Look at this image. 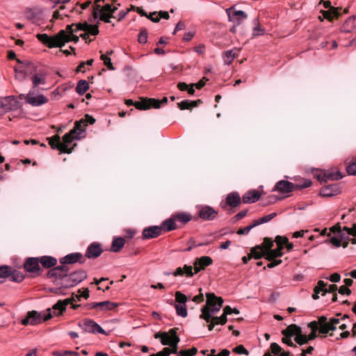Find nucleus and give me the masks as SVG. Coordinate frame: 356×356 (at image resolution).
I'll list each match as a JSON object with an SVG mask.
<instances>
[{"mask_svg": "<svg viewBox=\"0 0 356 356\" xmlns=\"http://www.w3.org/2000/svg\"><path fill=\"white\" fill-rule=\"evenodd\" d=\"M71 302L70 299H65L60 300L56 303L51 309H47V312L41 313L37 311H29L27 313L26 317L22 320L23 325H35L41 323L43 321L50 319L53 316L61 314Z\"/></svg>", "mask_w": 356, "mask_h": 356, "instance_id": "1", "label": "nucleus"}, {"mask_svg": "<svg viewBox=\"0 0 356 356\" xmlns=\"http://www.w3.org/2000/svg\"><path fill=\"white\" fill-rule=\"evenodd\" d=\"M206 304L201 309L202 314L200 318L205 320L207 323L211 322L208 327L211 331L215 327L216 321L213 320V315L216 314L221 309L223 300L221 297H217L213 293L206 294Z\"/></svg>", "mask_w": 356, "mask_h": 356, "instance_id": "2", "label": "nucleus"}, {"mask_svg": "<svg viewBox=\"0 0 356 356\" xmlns=\"http://www.w3.org/2000/svg\"><path fill=\"white\" fill-rule=\"evenodd\" d=\"M37 38L47 45L49 48L62 47L65 43L69 42H78L76 37H72L67 33V28L65 30L60 31L56 35L49 36L46 33H38L36 35Z\"/></svg>", "mask_w": 356, "mask_h": 356, "instance_id": "3", "label": "nucleus"}, {"mask_svg": "<svg viewBox=\"0 0 356 356\" xmlns=\"http://www.w3.org/2000/svg\"><path fill=\"white\" fill-rule=\"evenodd\" d=\"M67 31L69 35L72 37H79L76 35L79 31L86 32L88 35H97L99 33L98 25H92L86 22L83 23L72 24L67 26Z\"/></svg>", "mask_w": 356, "mask_h": 356, "instance_id": "4", "label": "nucleus"}, {"mask_svg": "<svg viewBox=\"0 0 356 356\" xmlns=\"http://www.w3.org/2000/svg\"><path fill=\"white\" fill-rule=\"evenodd\" d=\"M319 325H320V332L323 334H327L331 330L337 329V325L340 330H345L346 325L345 323H341L340 319L337 318H331L329 321L324 316L319 317Z\"/></svg>", "mask_w": 356, "mask_h": 356, "instance_id": "5", "label": "nucleus"}, {"mask_svg": "<svg viewBox=\"0 0 356 356\" xmlns=\"http://www.w3.org/2000/svg\"><path fill=\"white\" fill-rule=\"evenodd\" d=\"M86 277L87 273L83 270L73 272L69 275L67 273L64 282H62L60 284L63 288H70L77 285Z\"/></svg>", "mask_w": 356, "mask_h": 356, "instance_id": "6", "label": "nucleus"}, {"mask_svg": "<svg viewBox=\"0 0 356 356\" xmlns=\"http://www.w3.org/2000/svg\"><path fill=\"white\" fill-rule=\"evenodd\" d=\"M154 338L160 339L163 346H175L179 342V337L177 335L175 329H171L168 332H157L154 334Z\"/></svg>", "mask_w": 356, "mask_h": 356, "instance_id": "7", "label": "nucleus"}, {"mask_svg": "<svg viewBox=\"0 0 356 356\" xmlns=\"http://www.w3.org/2000/svg\"><path fill=\"white\" fill-rule=\"evenodd\" d=\"M20 106L19 102L14 96H7L0 99V115L10 111H16Z\"/></svg>", "mask_w": 356, "mask_h": 356, "instance_id": "8", "label": "nucleus"}, {"mask_svg": "<svg viewBox=\"0 0 356 356\" xmlns=\"http://www.w3.org/2000/svg\"><path fill=\"white\" fill-rule=\"evenodd\" d=\"M168 101L167 97H163L162 100H159L153 98L143 99L136 103L135 106L137 109L147 110L151 108H159L161 105L166 103Z\"/></svg>", "mask_w": 356, "mask_h": 356, "instance_id": "9", "label": "nucleus"}, {"mask_svg": "<svg viewBox=\"0 0 356 356\" xmlns=\"http://www.w3.org/2000/svg\"><path fill=\"white\" fill-rule=\"evenodd\" d=\"M67 271L68 269L65 266H57L49 270L47 276L48 278L53 279L54 284L60 285V283L64 282Z\"/></svg>", "mask_w": 356, "mask_h": 356, "instance_id": "10", "label": "nucleus"}, {"mask_svg": "<svg viewBox=\"0 0 356 356\" xmlns=\"http://www.w3.org/2000/svg\"><path fill=\"white\" fill-rule=\"evenodd\" d=\"M187 297L181 293L180 291H177L175 293V309L176 313L178 316L185 318L188 315L186 302L187 301Z\"/></svg>", "mask_w": 356, "mask_h": 356, "instance_id": "11", "label": "nucleus"}, {"mask_svg": "<svg viewBox=\"0 0 356 356\" xmlns=\"http://www.w3.org/2000/svg\"><path fill=\"white\" fill-rule=\"evenodd\" d=\"M26 102L33 106H40L48 102V99L42 94L35 95L33 92H29L25 97Z\"/></svg>", "mask_w": 356, "mask_h": 356, "instance_id": "12", "label": "nucleus"}, {"mask_svg": "<svg viewBox=\"0 0 356 356\" xmlns=\"http://www.w3.org/2000/svg\"><path fill=\"white\" fill-rule=\"evenodd\" d=\"M337 289V286L335 284H330L328 287H327V284L323 281H318L317 286H315L314 290V294L312 297L314 300H316L319 298L318 294L321 292H323V295L326 293H333Z\"/></svg>", "mask_w": 356, "mask_h": 356, "instance_id": "13", "label": "nucleus"}, {"mask_svg": "<svg viewBox=\"0 0 356 356\" xmlns=\"http://www.w3.org/2000/svg\"><path fill=\"white\" fill-rule=\"evenodd\" d=\"M226 13L228 15L229 20L232 22L235 25L238 26L242 21L247 18V15L242 10H234L232 8H227Z\"/></svg>", "mask_w": 356, "mask_h": 356, "instance_id": "14", "label": "nucleus"}, {"mask_svg": "<svg viewBox=\"0 0 356 356\" xmlns=\"http://www.w3.org/2000/svg\"><path fill=\"white\" fill-rule=\"evenodd\" d=\"M40 259L37 257H31L27 259L24 264L25 270L31 273L39 275L41 273V268L39 266Z\"/></svg>", "mask_w": 356, "mask_h": 356, "instance_id": "15", "label": "nucleus"}, {"mask_svg": "<svg viewBox=\"0 0 356 356\" xmlns=\"http://www.w3.org/2000/svg\"><path fill=\"white\" fill-rule=\"evenodd\" d=\"M80 326L82 327V328L88 332H92V333H99V334H104L105 333L104 330L98 325L96 322H95L92 320L90 319H86L85 320L82 324H80Z\"/></svg>", "mask_w": 356, "mask_h": 356, "instance_id": "16", "label": "nucleus"}, {"mask_svg": "<svg viewBox=\"0 0 356 356\" xmlns=\"http://www.w3.org/2000/svg\"><path fill=\"white\" fill-rule=\"evenodd\" d=\"M317 179L321 181H327V180H339L343 176L341 173L337 170L330 171V170H324L321 172V174L316 175Z\"/></svg>", "mask_w": 356, "mask_h": 356, "instance_id": "17", "label": "nucleus"}, {"mask_svg": "<svg viewBox=\"0 0 356 356\" xmlns=\"http://www.w3.org/2000/svg\"><path fill=\"white\" fill-rule=\"evenodd\" d=\"M199 216L204 220H213L218 215V212L211 207L204 206L199 210Z\"/></svg>", "mask_w": 356, "mask_h": 356, "instance_id": "18", "label": "nucleus"}, {"mask_svg": "<svg viewBox=\"0 0 356 356\" xmlns=\"http://www.w3.org/2000/svg\"><path fill=\"white\" fill-rule=\"evenodd\" d=\"M294 188H296V185L293 183L286 180H281L275 184L273 191H278L280 193H289L292 192Z\"/></svg>", "mask_w": 356, "mask_h": 356, "instance_id": "19", "label": "nucleus"}, {"mask_svg": "<svg viewBox=\"0 0 356 356\" xmlns=\"http://www.w3.org/2000/svg\"><path fill=\"white\" fill-rule=\"evenodd\" d=\"M102 252L103 250L101 244L92 243L88 247L86 257L88 259H95L99 257Z\"/></svg>", "mask_w": 356, "mask_h": 356, "instance_id": "20", "label": "nucleus"}, {"mask_svg": "<svg viewBox=\"0 0 356 356\" xmlns=\"http://www.w3.org/2000/svg\"><path fill=\"white\" fill-rule=\"evenodd\" d=\"M162 227L159 226H150L143 231V238L150 239L156 238L161 234Z\"/></svg>", "mask_w": 356, "mask_h": 356, "instance_id": "21", "label": "nucleus"}, {"mask_svg": "<svg viewBox=\"0 0 356 356\" xmlns=\"http://www.w3.org/2000/svg\"><path fill=\"white\" fill-rule=\"evenodd\" d=\"M41 9L37 7L32 8H28L24 10L25 17L33 22L40 21L41 19Z\"/></svg>", "mask_w": 356, "mask_h": 356, "instance_id": "22", "label": "nucleus"}, {"mask_svg": "<svg viewBox=\"0 0 356 356\" xmlns=\"http://www.w3.org/2000/svg\"><path fill=\"white\" fill-rule=\"evenodd\" d=\"M49 145L53 149H57L62 153H70L72 150L67 147L66 144H63L60 142V136L58 135L52 137L49 140Z\"/></svg>", "mask_w": 356, "mask_h": 356, "instance_id": "23", "label": "nucleus"}, {"mask_svg": "<svg viewBox=\"0 0 356 356\" xmlns=\"http://www.w3.org/2000/svg\"><path fill=\"white\" fill-rule=\"evenodd\" d=\"M83 259V255L79 252L71 253L67 254L60 259V262L62 264H72L76 262L83 263V261H81Z\"/></svg>", "mask_w": 356, "mask_h": 356, "instance_id": "24", "label": "nucleus"}, {"mask_svg": "<svg viewBox=\"0 0 356 356\" xmlns=\"http://www.w3.org/2000/svg\"><path fill=\"white\" fill-rule=\"evenodd\" d=\"M282 334L286 337H295L294 341L296 342V339L298 336H302L301 328L296 325H291L282 331Z\"/></svg>", "mask_w": 356, "mask_h": 356, "instance_id": "25", "label": "nucleus"}, {"mask_svg": "<svg viewBox=\"0 0 356 356\" xmlns=\"http://www.w3.org/2000/svg\"><path fill=\"white\" fill-rule=\"evenodd\" d=\"M118 306V304L113 302H111L109 300L99 302H94L92 303L90 306V308H96L99 307V310L105 312L113 310Z\"/></svg>", "mask_w": 356, "mask_h": 356, "instance_id": "26", "label": "nucleus"}, {"mask_svg": "<svg viewBox=\"0 0 356 356\" xmlns=\"http://www.w3.org/2000/svg\"><path fill=\"white\" fill-rule=\"evenodd\" d=\"M261 197V193L257 190H252L248 191L243 196V202L245 204H252L257 202Z\"/></svg>", "mask_w": 356, "mask_h": 356, "instance_id": "27", "label": "nucleus"}, {"mask_svg": "<svg viewBox=\"0 0 356 356\" xmlns=\"http://www.w3.org/2000/svg\"><path fill=\"white\" fill-rule=\"evenodd\" d=\"M83 120H81L79 121H76L75 125L73 129L71 130V134H74L76 136L74 138L76 140H79L81 138L84 137L85 134V127L83 125Z\"/></svg>", "mask_w": 356, "mask_h": 356, "instance_id": "28", "label": "nucleus"}, {"mask_svg": "<svg viewBox=\"0 0 356 356\" xmlns=\"http://www.w3.org/2000/svg\"><path fill=\"white\" fill-rule=\"evenodd\" d=\"M339 192V186L337 184H334L322 188L320 192V195L323 197H330L337 195Z\"/></svg>", "mask_w": 356, "mask_h": 356, "instance_id": "29", "label": "nucleus"}, {"mask_svg": "<svg viewBox=\"0 0 356 356\" xmlns=\"http://www.w3.org/2000/svg\"><path fill=\"white\" fill-rule=\"evenodd\" d=\"M241 203V197L238 193L232 192L227 195L226 204L232 207H236Z\"/></svg>", "mask_w": 356, "mask_h": 356, "instance_id": "30", "label": "nucleus"}, {"mask_svg": "<svg viewBox=\"0 0 356 356\" xmlns=\"http://www.w3.org/2000/svg\"><path fill=\"white\" fill-rule=\"evenodd\" d=\"M40 262L44 268H51L56 265L57 260L51 256H42L40 259Z\"/></svg>", "mask_w": 356, "mask_h": 356, "instance_id": "31", "label": "nucleus"}, {"mask_svg": "<svg viewBox=\"0 0 356 356\" xmlns=\"http://www.w3.org/2000/svg\"><path fill=\"white\" fill-rule=\"evenodd\" d=\"M31 80L34 88L39 85H44L46 83V75L43 72H39L32 76Z\"/></svg>", "mask_w": 356, "mask_h": 356, "instance_id": "32", "label": "nucleus"}, {"mask_svg": "<svg viewBox=\"0 0 356 356\" xmlns=\"http://www.w3.org/2000/svg\"><path fill=\"white\" fill-rule=\"evenodd\" d=\"M125 239L122 237L114 238L111 244V251L118 252L124 247Z\"/></svg>", "mask_w": 356, "mask_h": 356, "instance_id": "33", "label": "nucleus"}, {"mask_svg": "<svg viewBox=\"0 0 356 356\" xmlns=\"http://www.w3.org/2000/svg\"><path fill=\"white\" fill-rule=\"evenodd\" d=\"M354 30H356V16L349 17L343 26L344 32H350Z\"/></svg>", "mask_w": 356, "mask_h": 356, "instance_id": "34", "label": "nucleus"}, {"mask_svg": "<svg viewBox=\"0 0 356 356\" xmlns=\"http://www.w3.org/2000/svg\"><path fill=\"white\" fill-rule=\"evenodd\" d=\"M283 248L277 247V248L271 250V248L266 252V258L268 261L273 260L275 258L280 257L283 255Z\"/></svg>", "mask_w": 356, "mask_h": 356, "instance_id": "35", "label": "nucleus"}, {"mask_svg": "<svg viewBox=\"0 0 356 356\" xmlns=\"http://www.w3.org/2000/svg\"><path fill=\"white\" fill-rule=\"evenodd\" d=\"M266 256V252L261 246L257 245L254 248H252L250 250V253L249 254V257H254L255 259H260L261 257Z\"/></svg>", "mask_w": 356, "mask_h": 356, "instance_id": "36", "label": "nucleus"}, {"mask_svg": "<svg viewBox=\"0 0 356 356\" xmlns=\"http://www.w3.org/2000/svg\"><path fill=\"white\" fill-rule=\"evenodd\" d=\"M316 332L312 331V332L308 336L303 335V334H302V336H298L296 339V343H298L299 345L302 346V345L307 343L309 341H312V340L316 338Z\"/></svg>", "mask_w": 356, "mask_h": 356, "instance_id": "37", "label": "nucleus"}, {"mask_svg": "<svg viewBox=\"0 0 356 356\" xmlns=\"http://www.w3.org/2000/svg\"><path fill=\"white\" fill-rule=\"evenodd\" d=\"M112 6L106 3L103 7L101 8V6H98L97 8H94L93 15L95 18L98 17V13H106L111 15Z\"/></svg>", "mask_w": 356, "mask_h": 356, "instance_id": "38", "label": "nucleus"}, {"mask_svg": "<svg viewBox=\"0 0 356 356\" xmlns=\"http://www.w3.org/2000/svg\"><path fill=\"white\" fill-rule=\"evenodd\" d=\"M175 222L176 219L175 216L167 219L163 222V228L167 232L174 230L177 228Z\"/></svg>", "mask_w": 356, "mask_h": 356, "instance_id": "39", "label": "nucleus"}, {"mask_svg": "<svg viewBox=\"0 0 356 356\" xmlns=\"http://www.w3.org/2000/svg\"><path fill=\"white\" fill-rule=\"evenodd\" d=\"M200 102V100L197 101H189V100H184L180 103H178L179 108L181 110L189 109L197 106L198 103Z\"/></svg>", "mask_w": 356, "mask_h": 356, "instance_id": "40", "label": "nucleus"}, {"mask_svg": "<svg viewBox=\"0 0 356 356\" xmlns=\"http://www.w3.org/2000/svg\"><path fill=\"white\" fill-rule=\"evenodd\" d=\"M89 88V84L86 80H80L76 87V91L79 95H83Z\"/></svg>", "mask_w": 356, "mask_h": 356, "instance_id": "41", "label": "nucleus"}, {"mask_svg": "<svg viewBox=\"0 0 356 356\" xmlns=\"http://www.w3.org/2000/svg\"><path fill=\"white\" fill-rule=\"evenodd\" d=\"M277 216L276 213H271L268 215L264 216L257 220H254V225L258 226L259 225L266 223L271 220L273 218H274Z\"/></svg>", "mask_w": 356, "mask_h": 356, "instance_id": "42", "label": "nucleus"}, {"mask_svg": "<svg viewBox=\"0 0 356 356\" xmlns=\"http://www.w3.org/2000/svg\"><path fill=\"white\" fill-rule=\"evenodd\" d=\"M197 264L204 269L207 266L211 265L213 262L212 259L208 256H203L196 259Z\"/></svg>", "mask_w": 356, "mask_h": 356, "instance_id": "43", "label": "nucleus"}, {"mask_svg": "<svg viewBox=\"0 0 356 356\" xmlns=\"http://www.w3.org/2000/svg\"><path fill=\"white\" fill-rule=\"evenodd\" d=\"M11 277L12 281L15 282H21L24 279V275L22 273L18 270H12V268H10V276Z\"/></svg>", "mask_w": 356, "mask_h": 356, "instance_id": "44", "label": "nucleus"}, {"mask_svg": "<svg viewBox=\"0 0 356 356\" xmlns=\"http://www.w3.org/2000/svg\"><path fill=\"white\" fill-rule=\"evenodd\" d=\"M149 18L152 22H158L161 18L168 19L169 14L166 11H160L158 15L156 13H152Z\"/></svg>", "mask_w": 356, "mask_h": 356, "instance_id": "45", "label": "nucleus"}, {"mask_svg": "<svg viewBox=\"0 0 356 356\" xmlns=\"http://www.w3.org/2000/svg\"><path fill=\"white\" fill-rule=\"evenodd\" d=\"M174 216L176 219V221L177 220L183 224L189 222L192 219L191 216L187 213H179Z\"/></svg>", "mask_w": 356, "mask_h": 356, "instance_id": "46", "label": "nucleus"}, {"mask_svg": "<svg viewBox=\"0 0 356 356\" xmlns=\"http://www.w3.org/2000/svg\"><path fill=\"white\" fill-rule=\"evenodd\" d=\"M323 14L325 18L331 20L333 17H337L339 13L336 8L330 7L328 10L324 11Z\"/></svg>", "mask_w": 356, "mask_h": 356, "instance_id": "47", "label": "nucleus"}, {"mask_svg": "<svg viewBox=\"0 0 356 356\" xmlns=\"http://www.w3.org/2000/svg\"><path fill=\"white\" fill-rule=\"evenodd\" d=\"M235 58V54L232 50L227 51L223 54V61L225 65H230Z\"/></svg>", "mask_w": 356, "mask_h": 356, "instance_id": "48", "label": "nucleus"}, {"mask_svg": "<svg viewBox=\"0 0 356 356\" xmlns=\"http://www.w3.org/2000/svg\"><path fill=\"white\" fill-rule=\"evenodd\" d=\"M10 267L8 266H0V279H5L10 276ZM2 281L0 280V282Z\"/></svg>", "mask_w": 356, "mask_h": 356, "instance_id": "49", "label": "nucleus"}, {"mask_svg": "<svg viewBox=\"0 0 356 356\" xmlns=\"http://www.w3.org/2000/svg\"><path fill=\"white\" fill-rule=\"evenodd\" d=\"M266 33V29L260 26L252 27V36L258 37L264 35Z\"/></svg>", "mask_w": 356, "mask_h": 356, "instance_id": "50", "label": "nucleus"}, {"mask_svg": "<svg viewBox=\"0 0 356 356\" xmlns=\"http://www.w3.org/2000/svg\"><path fill=\"white\" fill-rule=\"evenodd\" d=\"M75 136L76 135L74 134H71V131H70V133L65 134L63 137V144H66L67 147H68L69 144H70L74 140H76L74 138Z\"/></svg>", "mask_w": 356, "mask_h": 356, "instance_id": "51", "label": "nucleus"}, {"mask_svg": "<svg viewBox=\"0 0 356 356\" xmlns=\"http://www.w3.org/2000/svg\"><path fill=\"white\" fill-rule=\"evenodd\" d=\"M138 41L140 44H145L147 42V32L145 29L141 30L139 33Z\"/></svg>", "mask_w": 356, "mask_h": 356, "instance_id": "52", "label": "nucleus"}, {"mask_svg": "<svg viewBox=\"0 0 356 356\" xmlns=\"http://www.w3.org/2000/svg\"><path fill=\"white\" fill-rule=\"evenodd\" d=\"M273 246V241L271 239H270L268 238H265L264 239V242L262 243L261 248L264 249L265 252L268 251Z\"/></svg>", "mask_w": 356, "mask_h": 356, "instance_id": "53", "label": "nucleus"}, {"mask_svg": "<svg viewBox=\"0 0 356 356\" xmlns=\"http://www.w3.org/2000/svg\"><path fill=\"white\" fill-rule=\"evenodd\" d=\"M254 227H255V225H254V222H252V225H250L247 227L238 229L236 233L239 235L247 234Z\"/></svg>", "mask_w": 356, "mask_h": 356, "instance_id": "54", "label": "nucleus"}, {"mask_svg": "<svg viewBox=\"0 0 356 356\" xmlns=\"http://www.w3.org/2000/svg\"><path fill=\"white\" fill-rule=\"evenodd\" d=\"M348 175H356V160L346 167Z\"/></svg>", "mask_w": 356, "mask_h": 356, "instance_id": "55", "label": "nucleus"}, {"mask_svg": "<svg viewBox=\"0 0 356 356\" xmlns=\"http://www.w3.org/2000/svg\"><path fill=\"white\" fill-rule=\"evenodd\" d=\"M227 316L224 312L220 317L213 316V320L216 321V324L224 325L227 322Z\"/></svg>", "mask_w": 356, "mask_h": 356, "instance_id": "56", "label": "nucleus"}, {"mask_svg": "<svg viewBox=\"0 0 356 356\" xmlns=\"http://www.w3.org/2000/svg\"><path fill=\"white\" fill-rule=\"evenodd\" d=\"M275 241L277 244L278 247L283 248V245L288 242V238L286 237L277 236H276Z\"/></svg>", "mask_w": 356, "mask_h": 356, "instance_id": "57", "label": "nucleus"}, {"mask_svg": "<svg viewBox=\"0 0 356 356\" xmlns=\"http://www.w3.org/2000/svg\"><path fill=\"white\" fill-rule=\"evenodd\" d=\"M113 17V16L112 15H110L109 13H98V17H99V19L104 21L106 23H109L111 22L110 18Z\"/></svg>", "mask_w": 356, "mask_h": 356, "instance_id": "58", "label": "nucleus"}, {"mask_svg": "<svg viewBox=\"0 0 356 356\" xmlns=\"http://www.w3.org/2000/svg\"><path fill=\"white\" fill-rule=\"evenodd\" d=\"M270 349L272 353H273L275 355L281 354V347L276 343H273L270 345Z\"/></svg>", "mask_w": 356, "mask_h": 356, "instance_id": "59", "label": "nucleus"}, {"mask_svg": "<svg viewBox=\"0 0 356 356\" xmlns=\"http://www.w3.org/2000/svg\"><path fill=\"white\" fill-rule=\"evenodd\" d=\"M233 351L237 354L248 355V351L244 348L243 345H239L233 349Z\"/></svg>", "mask_w": 356, "mask_h": 356, "instance_id": "60", "label": "nucleus"}, {"mask_svg": "<svg viewBox=\"0 0 356 356\" xmlns=\"http://www.w3.org/2000/svg\"><path fill=\"white\" fill-rule=\"evenodd\" d=\"M343 230L346 231V232L348 235H352L353 236H356V225H354L350 228L344 227Z\"/></svg>", "mask_w": 356, "mask_h": 356, "instance_id": "61", "label": "nucleus"}, {"mask_svg": "<svg viewBox=\"0 0 356 356\" xmlns=\"http://www.w3.org/2000/svg\"><path fill=\"white\" fill-rule=\"evenodd\" d=\"M84 120L83 122V125L84 126H87L88 124H92L95 123V120L94 118H92V116L89 115H85V118L83 119Z\"/></svg>", "mask_w": 356, "mask_h": 356, "instance_id": "62", "label": "nucleus"}, {"mask_svg": "<svg viewBox=\"0 0 356 356\" xmlns=\"http://www.w3.org/2000/svg\"><path fill=\"white\" fill-rule=\"evenodd\" d=\"M216 350H212L211 354L209 355L208 356H229V351L227 349H224L222 350L220 353L215 355Z\"/></svg>", "mask_w": 356, "mask_h": 356, "instance_id": "63", "label": "nucleus"}, {"mask_svg": "<svg viewBox=\"0 0 356 356\" xmlns=\"http://www.w3.org/2000/svg\"><path fill=\"white\" fill-rule=\"evenodd\" d=\"M330 243L335 247L339 248L341 245V239L334 236L331 238Z\"/></svg>", "mask_w": 356, "mask_h": 356, "instance_id": "64", "label": "nucleus"}]
</instances>
